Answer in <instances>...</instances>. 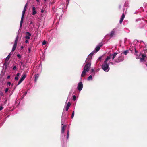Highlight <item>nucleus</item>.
Returning <instances> with one entry per match:
<instances>
[{"label":"nucleus","mask_w":147,"mask_h":147,"mask_svg":"<svg viewBox=\"0 0 147 147\" xmlns=\"http://www.w3.org/2000/svg\"><path fill=\"white\" fill-rule=\"evenodd\" d=\"M16 46H17V45L14 44V45H13V46L11 51L13 52L15 51V49L16 48Z\"/></svg>","instance_id":"obj_19"},{"label":"nucleus","mask_w":147,"mask_h":147,"mask_svg":"<svg viewBox=\"0 0 147 147\" xmlns=\"http://www.w3.org/2000/svg\"><path fill=\"white\" fill-rule=\"evenodd\" d=\"M144 5H147V4L146 3H144Z\"/></svg>","instance_id":"obj_50"},{"label":"nucleus","mask_w":147,"mask_h":147,"mask_svg":"<svg viewBox=\"0 0 147 147\" xmlns=\"http://www.w3.org/2000/svg\"><path fill=\"white\" fill-rule=\"evenodd\" d=\"M128 53V51L126 50L124 51L123 54L126 55Z\"/></svg>","instance_id":"obj_26"},{"label":"nucleus","mask_w":147,"mask_h":147,"mask_svg":"<svg viewBox=\"0 0 147 147\" xmlns=\"http://www.w3.org/2000/svg\"><path fill=\"white\" fill-rule=\"evenodd\" d=\"M37 13V12L36 11V8L34 6H33L32 8V15H35Z\"/></svg>","instance_id":"obj_14"},{"label":"nucleus","mask_w":147,"mask_h":147,"mask_svg":"<svg viewBox=\"0 0 147 147\" xmlns=\"http://www.w3.org/2000/svg\"><path fill=\"white\" fill-rule=\"evenodd\" d=\"M41 12L43 13L44 12V11L43 10H42L41 11Z\"/></svg>","instance_id":"obj_48"},{"label":"nucleus","mask_w":147,"mask_h":147,"mask_svg":"<svg viewBox=\"0 0 147 147\" xmlns=\"http://www.w3.org/2000/svg\"><path fill=\"white\" fill-rule=\"evenodd\" d=\"M36 1L38 2H39V0H36Z\"/></svg>","instance_id":"obj_47"},{"label":"nucleus","mask_w":147,"mask_h":147,"mask_svg":"<svg viewBox=\"0 0 147 147\" xmlns=\"http://www.w3.org/2000/svg\"><path fill=\"white\" fill-rule=\"evenodd\" d=\"M11 52L8 55L7 57H6V59H9L10 58L11 55Z\"/></svg>","instance_id":"obj_25"},{"label":"nucleus","mask_w":147,"mask_h":147,"mask_svg":"<svg viewBox=\"0 0 147 147\" xmlns=\"http://www.w3.org/2000/svg\"><path fill=\"white\" fill-rule=\"evenodd\" d=\"M46 42L44 40L42 42V45H44L46 44Z\"/></svg>","instance_id":"obj_34"},{"label":"nucleus","mask_w":147,"mask_h":147,"mask_svg":"<svg viewBox=\"0 0 147 147\" xmlns=\"http://www.w3.org/2000/svg\"><path fill=\"white\" fill-rule=\"evenodd\" d=\"M18 78H19L18 76H16L15 77V80H18Z\"/></svg>","instance_id":"obj_32"},{"label":"nucleus","mask_w":147,"mask_h":147,"mask_svg":"<svg viewBox=\"0 0 147 147\" xmlns=\"http://www.w3.org/2000/svg\"><path fill=\"white\" fill-rule=\"evenodd\" d=\"M28 51H30V48H29V49H28Z\"/></svg>","instance_id":"obj_51"},{"label":"nucleus","mask_w":147,"mask_h":147,"mask_svg":"<svg viewBox=\"0 0 147 147\" xmlns=\"http://www.w3.org/2000/svg\"><path fill=\"white\" fill-rule=\"evenodd\" d=\"M0 95L1 96H3L4 95V94L3 92L1 91V92H0Z\"/></svg>","instance_id":"obj_28"},{"label":"nucleus","mask_w":147,"mask_h":147,"mask_svg":"<svg viewBox=\"0 0 147 147\" xmlns=\"http://www.w3.org/2000/svg\"><path fill=\"white\" fill-rule=\"evenodd\" d=\"M125 15L124 13H123L119 21V22L120 24H121L123 22V21L125 17Z\"/></svg>","instance_id":"obj_15"},{"label":"nucleus","mask_w":147,"mask_h":147,"mask_svg":"<svg viewBox=\"0 0 147 147\" xmlns=\"http://www.w3.org/2000/svg\"><path fill=\"white\" fill-rule=\"evenodd\" d=\"M101 57H99V58H98V59H101Z\"/></svg>","instance_id":"obj_49"},{"label":"nucleus","mask_w":147,"mask_h":147,"mask_svg":"<svg viewBox=\"0 0 147 147\" xmlns=\"http://www.w3.org/2000/svg\"><path fill=\"white\" fill-rule=\"evenodd\" d=\"M99 70H100V69H97L96 70V71L97 72H98V71H99Z\"/></svg>","instance_id":"obj_44"},{"label":"nucleus","mask_w":147,"mask_h":147,"mask_svg":"<svg viewBox=\"0 0 147 147\" xmlns=\"http://www.w3.org/2000/svg\"><path fill=\"white\" fill-rule=\"evenodd\" d=\"M71 105V103L70 102H69L67 104V105H66V111H67L69 109V108Z\"/></svg>","instance_id":"obj_16"},{"label":"nucleus","mask_w":147,"mask_h":147,"mask_svg":"<svg viewBox=\"0 0 147 147\" xmlns=\"http://www.w3.org/2000/svg\"><path fill=\"white\" fill-rule=\"evenodd\" d=\"M67 100H66V103L67 102Z\"/></svg>","instance_id":"obj_53"},{"label":"nucleus","mask_w":147,"mask_h":147,"mask_svg":"<svg viewBox=\"0 0 147 147\" xmlns=\"http://www.w3.org/2000/svg\"><path fill=\"white\" fill-rule=\"evenodd\" d=\"M26 34L27 36H26L25 37V38L27 39H29L30 38V36L31 35V34L28 32H27L26 33Z\"/></svg>","instance_id":"obj_12"},{"label":"nucleus","mask_w":147,"mask_h":147,"mask_svg":"<svg viewBox=\"0 0 147 147\" xmlns=\"http://www.w3.org/2000/svg\"><path fill=\"white\" fill-rule=\"evenodd\" d=\"M91 74L93 76H94L95 75V71L94 70V69H91Z\"/></svg>","instance_id":"obj_22"},{"label":"nucleus","mask_w":147,"mask_h":147,"mask_svg":"<svg viewBox=\"0 0 147 147\" xmlns=\"http://www.w3.org/2000/svg\"><path fill=\"white\" fill-rule=\"evenodd\" d=\"M11 84V83L10 82H8L7 83V85L9 86H10Z\"/></svg>","instance_id":"obj_35"},{"label":"nucleus","mask_w":147,"mask_h":147,"mask_svg":"<svg viewBox=\"0 0 147 147\" xmlns=\"http://www.w3.org/2000/svg\"><path fill=\"white\" fill-rule=\"evenodd\" d=\"M45 1H46L47 0H44Z\"/></svg>","instance_id":"obj_52"},{"label":"nucleus","mask_w":147,"mask_h":147,"mask_svg":"<svg viewBox=\"0 0 147 147\" xmlns=\"http://www.w3.org/2000/svg\"><path fill=\"white\" fill-rule=\"evenodd\" d=\"M102 45V44L100 43L99 45H97L94 51L95 53L98 52L100 49V47Z\"/></svg>","instance_id":"obj_10"},{"label":"nucleus","mask_w":147,"mask_h":147,"mask_svg":"<svg viewBox=\"0 0 147 147\" xmlns=\"http://www.w3.org/2000/svg\"><path fill=\"white\" fill-rule=\"evenodd\" d=\"M76 96L75 95H74L73 96V99L74 100H76Z\"/></svg>","instance_id":"obj_33"},{"label":"nucleus","mask_w":147,"mask_h":147,"mask_svg":"<svg viewBox=\"0 0 147 147\" xmlns=\"http://www.w3.org/2000/svg\"><path fill=\"white\" fill-rule=\"evenodd\" d=\"M18 37L17 36L16 38L15 42L14 44L17 45L18 40Z\"/></svg>","instance_id":"obj_23"},{"label":"nucleus","mask_w":147,"mask_h":147,"mask_svg":"<svg viewBox=\"0 0 147 147\" xmlns=\"http://www.w3.org/2000/svg\"><path fill=\"white\" fill-rule=\"evenodd\" d=\"M20 74L18 73L16 75V76L18 77L20 76Z\"/></svg>","instance_id":"obj_40"},{"label":"nucleus","mask_w":147,"mask_h":147,"mask_svg":"<svg viewBox=\"0 0 147 147\" xmlns=\"http://www.w3.org/2000/svg\"><path fill=\"white\" fill-rule=\"evenodd\" d=\"M66 127V126L65 125H63L61 127V138L63 140L65 137V135H63V134L65 130Z\"/></svg>","instance_id":"obj_6"},{"label":"nucleus","mask_w":147,"mask_h":147,"mask_svg":"<svg viewBox=\"0 0 147 147\" xmlns=\"http://www.w3.org/2000/svg\"><path fill=\"white\" fill-rule=\"evenodd\" d=\"M17 56L19 58H20L22 57V56L21 55H20L19 54H18L17 55Z\"/></svg>","instance_id":"obj_31"},{"label":"nucleus","mask_w":147,"mask_h":147,"mask_svg":"<svg viewBox=\"0 0 147 147\" xmlns=\"http://www.w3.org/2000/svg\"><path fill=\"white\" fill-rule=\"evenodd\" d=\"M28 42V40H26L25 41V42L26 43H27Z\"/></svg>","instance_id":"obj_41"},{"label":"nucleus","mask_w":147,"mask_h":147,"mask_svg":"<svg viewBox=\"0 0 147 147\" xmlns=\"http://www.w3.org/2000/svg\"><path fill=\"white\" fill-rule=\"evenodd\" d=\"M16 69V66H14L13 67V70H15Z\"/></svg>","instance_id":"obj_37"},{"label":"nucleus","mask_w":147,"mask_h":147,"mask_svg":"<svg viewBox=\"0 0 147 147\" xmlns=\"http://www.w3.org/2000/svg\"><path fill=\"white\" fill-rule=\"evenodd\" d=\"M10 78V76L9 75L7 76V79H9Z\"/></svg>","instance_id":"obj_43"},{"label":"nucleus","mask_w":147,"mask_h":147,"mask_svg":"<svg viewBox=\"0 0 147 147\" xmlns=\"http://www.w3.org/2000/svg\"><path fill=\"white\" fill-rule=\"evenodd\" d=\"M65 113V111L64 110L63 111V113H62V117H61V125H63L64 123L65 119H64L63 116L64 113Z\"/></svg>","instance_id":"obj_13"},{"label":"nucleus","mask_w":147,"mask_h":147,"mask_svg":"<svg viewBox=\"0 0 147 147\" xmlns=\"http://www.w3.org/2000/svg\"><path fill=\"white\" fill-rule=\"evenodd\" d=\"M3 109V107L2 106H0V111H1Z\"/></svg>","instance_id":"obj_39"},{"label":"nucleus","mask_w":147,"mask_h":147,"mask_svg":"<svg viewBox=\"0 0 147 147\" xmlns=\"http://www.w3.org/2000/svg\"><path fill=\"white\" fill-rule=\"evenodd\" d=\"M70 0H66V2L67 3V4H68V3H69V1Z\"/></svg>","instance_id":"obj_42"},{"label":"nucleus","mask_w":147,"mask_h":147,"mask_svg":"<svg viewBox=\"0 0 147 147\" xmlns=\"http://www.w3.org/2000/svg\"><path fill=\"white\" fill-rule=\"evenodd\" d=\"M95 53L94 50L92 51L91 53L88 55L87 58L86 59L85 61L86 64H90L91 65V60L92 59L93 55Z\"/></svg>","instance_id":"obj_5"},{"label":"nucleus","mask_w":147,"mask_h":147,"mask_svg":"<svg viewBox=\"0 0 147 147\" xmlns=\"http://www.w3.org/2000/svg\"><path fill=\"white\" fill-rule=\"evenodd\" d=\"M130 50L131 51L132 53H134V52L135 53V54H136L138 53V51H137L135 48V47H132L130 48Z\"/></svg>","instance_id":"obj_11"},{"label":"nucleus","mask_w":147,"mask_h":147,"mask_svg":"<svg viewBox=\"0 0 147 147\" xmlns=\"http://www.w3.org/2000/svg\"><path fill=\"white\" fill-rule=\"evenodd\" d=\"M109 57L111 61H113L115 64V63H119L123 61L124 60V56L122 53H119L117 52H114L111 53L108 56Z\"/></svg>","instance_id":"obj_1"},{"label":"nucleus","mask_w":147,"mask_h":147,"mask_svg":"<svg viewBox=\"0 0 147 147\" xmlns=\"http://www.w3.org/2000/svg\"><path fill=\"white\" fill-rule=\"evenodd\" d=\"M83 85L81 82H80L78 85L77 89L79 91L82 90L83 88Z\"/></svg>","instance_id":"obj_8"},{"label":"nucleus","mask_w":147,"mask_h":147,"mask_svg":"<svg viewBox=\"0 0 147 147\" xmlns=\"http://www.w3.org/2000/svg\"><path fill=\"white\" fill-rule=\"evenodd\" d=\"M21 48L22 49H23L24 48L23 46H21Z\"/></svg>","instance_id":"obj_46"},{"label":"nucleus","mask_w":147,"mask_h":147,"mask_svg":"<svg viewBox=\"0 0 147 147\" xmlns=\"http://www.w3.org/2000/svg\"><path fill=\"white\" fill-rule=\"evenodd\" d=\"M117 31V28H115L113 29L110 32L109 34V36L111 37L114 36L116 34V32Z\"/></svg>","instance_id":"obj_7"},{"label":"nucleus","mask_w":147,"mask_h":147,"mask_svg":"<svg viewBox=\"0 0 147 147\" xmlns=\"http://www.w3.org/2000/svg\"><path fill=\"white\" fill-rule=\"evenodd\" d=\"M110 63H111L113 65H115V63L111 61V59H110L109 57L108 56L104 60L101 66L102 69L105 72H108L110 70L109 67Z\"/></svg>","instance_id":"obj_2"},{"label":"nucleus","mask_w":147,"mask_h":147,"mask_svg":"<svg viewBox=\"0 0 147 147\" xmlns=\"http://www.w3.org/2000/svg\"><path fill=\"white\" fill-rule=\"evenodd\" d=\"M34 72H36L37 71L38 72V73L36 74V76L35 77V81L36 82L37 79H38V77H39L40 74L42 70V67L40 66H39L38 67L34 69Z\"/></svg>","instance_id":"obj_4"},{"label":"nucleus","mask_w":147,"mask_h":147,"mask_svg":"<svg viewBox=\"0 0 147 147\" xmlns=\"http://www.w3.org/2000/svg\"><path fill=\"white\" fill-rule=\"evenodd\" d=\"M8 90H9V88H6L5 89V93H7V92H8Z\"/></svg>","instance_id":"obj_27"},{"label":"nucleus","mask_w":147,"mask_h":147,"mask_svg":"<svg viewBox=\"0 0 147 147\" xmlns=\"http://www.w3.org/2000/svg\"><path fill=\"white\" fill-rule=\"evenodd\" d=\"M26 9L24 8L22 12V17H24V16L25 14V12L26 11Z\"/></svg>","instance_id":"obj_21"},{"label":"nucleus","mask_w":147,"mask_h":147,"mask_svg":"<svg viewBox=\"0 0 147 147\" xmlns=\"http://www.w3.org/2000/svg\"><path fill=\"white\" fill-rule=\"evenodd\" d=\"M140 43L141 44H142V43H144V42L143 41H141V42H140Z\"/></svg>","instance_id":"obj_45"},{"label":"nucleus","mask_w":147,"mask_h":147,"mask_svg":"<svg viewBox=\"0 0 147 147\" xmlns=\"http://www.w3.org/2000/svg\"><path fill=\"white\" fill-rule=\"evenodd\" d=\"M27 93V92H26L24 93V95H23V97H24L26 95Z\"/></svg>","instance_id":"obj_38"},{"label":"nucleus","mask_w":147,"mask_h":147,"mask_svg":"<svg viewBox=\"0 0 147 147\" xmlns=\"http://www.w3.org/2000/svg\"><path fill=\"white\" fill-rule=\"evenodd\" d=\"M71 105V103L70 102H69L67 104V105H66V111H67L69 109V108Z\"/></svg>","instance_id":"obj_17"},{"label":"nucleus","mask_w":147,"mask_h":147,"mask_svg":"<svg viewBox=\"0 0 147 147\" xmlns=\"http://www.w3.org/2000/svg\"><path fill=\"white\" fill-rule=\"evenodd\" d=\"M92 80V75H90L87 78V80L88 81Z\"/></svg>","instance_id":"obj_24"},{"label":"nucleus","mask_w":147,"mask_h":147,"mask_svg":"<svg viewBox=\"0 0 147 147\" xmlns=\"http://www.w3.org/2000/svg\"><path fill=\"white\" fill-rule=\"evenodd\" d=\"M74 111L73 112V113H72V115H71V117L72 118H73V117H74Z\"/></svg>","instance_id":"obj_30"},{"label":"nucleus","mask_w":147,"mask_h":147,"mask_svg":"<svg viewBox=\"0 0 147 147\" xmlns=\"http://www.w3.org/2000/svg\"><path fill=\"white\" fill-rule=\"evenodd\" d=\"M69 130H67V133L66 134V139L67 140H68L69 138Z\"/></svg>","instance_id":"obj_18"},{"label":"nucleus","mask_w":147,"mask_h":147,"mask_svg":"<svg viewBox=\"0 0 147 147\" xmlns=\"http://www.w3.org/2000/svg\"><path fill=\"white\" fill-rule=\"evenodd\" d=\"M26 77V74H24L21 78L20 79V80L18 83V85L20 84L21 82L24 80L25 78Z\"/></svg>","instance_id":"obj_9"},{"label":"nucleus","mask_w":147,"mask_h":147,"mask_svg":"<svg viewBox=\"0 0 147 147\" xmlns=\"http://www.w3.org/2000/svg\"><path fill=\"white\" fill-rule=\"evenodd\" d=\"M27 5H28L27 3H26V5H25L24 8L26 9L27 8Z\"/></svg>","instance_id":"obj_36"},{"label":"nucleus","mask_w":147,"mask_h":147,"mask_svg":"<svg viewBox=\"0 0 147 147\" xmlns=\"http://www.w3.org/2000/svg\"><path fill=\"white\" fill-rule=\"evenodd\" d=\"M90 64H85L81 75V77H84L86 75L87 72L89 71L90 68Z\"/></svg>","instance_id":"obj_3"},{"label":"nucleus","mask_w":147,"mask_h":147,"mask_svg":"<svg viewBox=\"0 0 147 147\" xmlns=\"http://www.w3.org/2000/svg\"><path fill=\"white\" fill-rule=\"evenodd\" d=\"M32 22H31L30 24V25L29 26V28H32V27L30 26L31 25H32Z\"/></svg>","instance_id":"obj_29"},{"label":"nucleus","mask_w":147,"mask_h":147,"mask_svg":"<svg viewBox=\"0 0 147 147\" xmlns=\"http://www.w3.org/2000/svg\"><path fill=\"white\" fill-rule=\"evenodd\" d=\"M23 18H24V17H21L20 23V27H21L22 26L23 22Z\"/></svg>","instance_id":"obj_20"}]
</instances>
